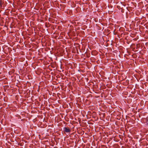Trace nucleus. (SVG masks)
<instances>
[{
	"label": "nucleus",
	"instance_id": "obj_1",
	"mask_svg": "<svg viewBox=\"0 0 148 148\" xmlns=\"http://www.w3.org/2000/svg\"><path fill=\"white\" fill-rule=\"evenodd\" d=\"M64 130L66 133L70 132L71 131V130L68 127H64Z\"/></svg>",
	"mask_w": 148,
	"mask_h": 148
},
{
	"label": "nucleus",
	"instance_id": "obj_2",
	"mask_svg": "<svg viewBox=\"0 0 148 148\" xmlns=\"http://www.w3.org/2000/svg\"><path fill=\"white\" fill-rule=\"evenodd\" d=\"M3 1L2 0H0V8H2V5L4 3Z\"/></svg>",
	"mask_w": 148,
	"mask_h": 148
},
{
	"label": "nucleus",
	"instance_id": "obj_3",
	"mask_svg": "<svg viewBox=\"0 0 148 148\" xmlns=\"http://www.w3.org/2000/svg\"><path fill=\"white\" fill-rule=\"evenodd\" d=\"M146 120V122L147 123L148 122V117H147L145 119Z\"/></svg>",
	"mask_w": 148,
	"mask_h": 148
},
{
	"label": "nucleus",
	"instance_id": "obj_4",
	"mask_svg": "<svg viewBox=\"0 0 148 148\" xmlns=\"http://www.w3.org/2000/svg\"><path fill=\"white\" fill-rule=\"evenodd\" d=\"M147 125H148V123H147Z\"/></svg>",
	"mask_w": 148,
	"mask_h": 148
}]
</instances>
